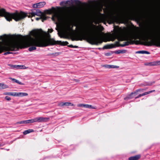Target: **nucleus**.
Masks as SVG:
<instances>
[{"label": "nucleus", "instance_id": "nucleus-1", "mask_svg": "<svg viewBox=\"0 0 160 160\" xmlns=\"http://www.w3.org/2000/svg\"><path fill=\"white\" fill-rule=\"evenodd\" d=\"M30 35L23 36L21 35L0 36V53L3 51H8L4 53L7 55L12 53L9 51H17L19 48L22 49L27 47H30L28 50L32 51L36 50L35 46L44 47L49 44L54 45L59 44L62 45H67V41H56L51 39L46 40L40 38L41 33L38 30H34L30 32Z\"/></svg>", "mask_w": 160, "mask_h": 160}, {"label": "nucleus", "instance_id": "nucleus-2", "mask_svg": "<svg viewBox=\"0 0 160 160\" xmlns=\"http://www.w3.org/2000/svg\"><path fill=\"white\" fill-rule=\"evenodd\" d=\"M88 39L92 44L98 45L101 43L102 41L94 34V32L92 31L86 30L80 33L75 38L72 39V40H80L82 39Z\"/></svg>", "mask_w": 160, "mask_h": 160}, {"label": "nucleus", "instance_id": "nucleus-3", "mask_svg": "<svg viewBox=\"0 0 160 160\" xmlns=\"http://www.w3.org/2000/svg\"><path fill=\"white\" fill-rule=\"evenodd\" d=\"M26 14L22 12H16L14 13H10L7 12L4 8L0 9V17H4L6 20L10 21L12 19L18 21L22 20L27 16Z\"/></svg>", "mask_w": 160, "mask_h": 160}, {"label": "nucleus", "instance_id": "nucleus-4", "mask_svg": "<svg viewBox=\"0 0 160 160\" xmlns=\"http://www.w3.org/2000/svg\"><path fill=\"white\" fill-rule=\"evenodd\" d=\"M128 35L127 41L121 44V46L123 47L134 43L140 44V32L139 31L138 32L136 30L131 29L128 30Z\"/></svg>", "mask_w": 160, "mask_h": 160}, {"label": "nucleus", "instance_id": "nucleus-5", "mask_svg": "<svg viewBox=\"0 0 160 160\" xmlns=\"http://www.w3.org/2000/svg\"><path fill=\"white\" fill-rule=\"evenodd\" d=\"M145 35L146 39L147 40H149L148 41L149 45L160 47V39L155 38L152 32H148L145 34Z\"/></svg>", "mask_w": 160, "mask_h": 160}, {"label": "nucleus", "instance_id": "nucleus-6", "mask_svg": "<svg viewBox=\"0 0 160 160\" xmlns=\"http://www.w3.org/2000/svg\"><path fill=\"white\" fill-rule=\"evenodd\" d=\"M140 89H139L134 92H132L124 98L125 100H128L135 98V99L140 97Z\"/></svg>", "mask_w": 160, "mask_h": 160}, {"label": "nucleus", "instance_id": "nucleus-7", "mask_svg": "<svg viewBox=\"0 0 160 160\" xmlns=\"http://www.w3.org/2000/svg\"><path fill=\"white\" fill-rule=\"evenodd\" d=\"M32 16H34L35 15L42 16V22L46 20L47 18L45 15V14L41 12L39 10L37 9L35 11H33L30 13Z\"/></svg>", "mask_w": 160, "mask_h": 160}, {"label": "nucleus", "instance_id": "nucleus-8", "mask_svg": "<svg viewBox=\"0 0 160 160\" xmlns=\"http://www.w3.org/2000/svg\"><path fill=\"white\" fill-rule=\"evenodd\" d=\"M127 2L128 4L133 7H137L138 6L139 7L140 6V1L138 0H127Z\"/></svg>", "mask_w": 160, "mask_h": 160}, {"label": "nucleus", "instance_id": "nucleus-9", "mask_svg": "<svg viewBox=\"0 0 160 160\" xmlns=\"http://www.w3.org/2000/svg\"><path fill=\"white\" fill-rule=\"evenodd\" d=\"M36 122H46L48 121L49 118L42 117H38L36 118Z\"/></svg>", "mask_w": 160, "mask_h": 160}, {"label": "nucleus", "instance_id": "nucleus-10", "mask_svg": "<svg viewBox=\"0 0 160 160\" xmlns=\"http://www.w3.org/2000/svg\"><path fill=\"white\" fill-rule=\"evenodd\" d=\"M46 4L45 2H41L33 5V7L35 8H41L44 7Z\"/></svg>", "mask_w": 160, "mask_h": 160}, {"label": "nucleus", "instance_id": "nucleus-11", "mask_svg": "<svg viewBox=\"0 0 160 160\" xmlns=\"http://www.w3.org/2000/svg\"><path fill=\"white\" fill-rule=\"evenodd\" d=\"M71 105L72 106H74V104L72 103L71 102H61L59 103L58 104V106L63 107L64 106H68Z\"/></svg>", "mask_w": 160, "mask_h": 160}, {"label": "nucleus", "instance_id": "nucleus-12", "mask_svg": "<svg viewBox=\"0 0 160 160\" xmlns=\"http://www.w3.org/2000/svg\"><path fill=\"white\" fill-rule=\"evenodd\" d=\"M45 12L46 13L51 14L55 12V9L54 7H52L51 9L45 10Z\"/></svg>", "mask_w": 160, "mask_h": 160}, {"label": "nucleus", "instance_id": "nucleus-13", "mask_svg": "<svg viewBox=\"0 0 160 160\" xmlns=\"http://www.w3.org/2000/svg\"><path fill=\"white\" fill-rule=\"evenodd\" d=\"M103 67H105V68L109 69L111 68H118L119 67L118 66H117L109 65H103Z\"/></svg>", "mask_w": 160, "mask_h": 160}, {"label": "nucleus", "instance_id": "nucleus-14", "mask_svg": "<svg viewBox=\"0 0 160 160\" xmlns=\"http://www.w3.org/2000/svg\"><path fill=\"white\" fill-rule=\"evenodd\" d=\"M16 97H23L28 95L27 93L25 92H16Z\"/></svg>", "mask_w": 160, "mask_h": 160}, {"label": "nucleus", "instance_id": "nucleus-15", "mask_svg": "<svg viewBox=\"0 0 160 160\" xmlns=\"http://www.w3.org/2000/svg\"><path fill=\"white\" fill-rule=\"evenodd\" d=\"M140 158V155H136L133 157H131L129 158V160H138Z\"/></svg>", "mask_w": 160, "mask_h": 160}, {"label": "nucleus", "instance_id": "nucleus-16", "mask_svg": "<svg viewBox=\"0 0 160 160\" xmlns=\"http://www.w3.org/2000/svg\"><path fill=\"white\" fill-rule=\"evenodd\" d=\"M114 47V45L113 44L107 45L104 46L103 48L105 49H108L112 48Z\"/></svg>", "mask_w": 160, "mask_h": 160}, {"label": "nucleus", "instance_id": "nucleus-17", "mask_svg": "<svg viewBox=\"0 0 160 160\" xmlns=\"http://www.w3.org/2000/svg\"><path fill=\"white\" fill-rule=\"evenodd\" d=\"M155 83L154 82H146L145 84H144L143 83H142L141 84V86H151L153 84Z\"/></svg>", "mask_w": 160, "mask_h": 160}, {"label": "nucleus", "instance_id": "nucleus-18", "mask_svg": "<svg viewBox=\"0 0 160 160\" xmlns=\"http://www.w3.org/2000/svg\"><path fill=\"white\" fill-rule=\"evenodd\" d=\"M9 79H10L12 80V81H13L14 82H15L17 83H18V84H19L20 85H23V84L22 83V82H19V81H18L17 80H16L14 78H9Z\"/></svg>", "mask_w": 160, "mask_h": 160}, {"label": "nucleus", "instance_id": "nucleus-19", "mask_svg": "<svg viewBox=\"0 0 160 160\" xmlns=\"http://www.w3.org/2000/svg\"><path fill=\"white\" fill-rule=\"evenodd\" d=\"M133 10H132V9H130L128 10L127 11L126 13L128 15H131L133 13Z\"/></svg>", "mask_w": 160, "mask_h": 160}, {"label": "nucleus", "instance_id": "nucleus-20", "mask_svg": "<svg viewBox=\"0 0 160 160\" xmlns=\"http://www.w3.org/2000/svg\"><path fill=\"white\" fill-rule=\"evenodd\" d=\"M8 86L6 85L2 84L0 83V89H3L8 88Z\"/></svg>", "mask_w": 160, "mask_h": 160}, {"label": "nucleus", "instance_id": "nucleus-21", "mask_svg": "<svg viewBox=\"0 0 160 160\" xmlns=\"http://www.w3.org/2000/svg\"><path fill=\"white\" fill-rule=\"evenodd\" d=\"M34 131L33 129H28L27 130H25L23 132V134L24 135H26L27 134L30 133L31 132H32Z\"/></svg>", "mask_w": 160, "mask_h": 160}, {"label": "nucleus", "instance_id": "nucleus-22", "mask_svg": "<svg viewBox=\"0 0 160 160\" xmlns=\"http://www.w3.org/2000/svg\"><path fill=\"white\" fill-rule=\"evenodd\" d=\"M154 91H155V90H151V91H149L148 92H145L142 94H141V97L142 96H143L147 94H149L151 93L154 92Z\"/></svg>", "mask_w": 160, "mask_h": 160}, {"label": "nucleus", "instance_id": "nucleus-23", "mask_svg": "<svg viewBox=\"0 0 160 160\" xmlns=\"http://www.w3.org/2000/svg\"><path fill=\"white\" fill-rule=\"evenodd\" d=\"M8 65L9 66H10L11 68H18L20 67V66L19 65H16L10 64H9Z\"/></svg>", "mask_w": 160, "mask_h": 160}, {"label": "nucleus", "instance_id": "nucleus-24", "mask_svg": "<svg viewBox=\"0 0 160 160\" xmlns=\"http://www.w3.org/2000/svg\"><path fill=\"white\" fill-rule=\"evenodd\" d=\"M142 17H141V20ZM141 40L142 39V32L141 30Z\"/></svg>", "mask_w": 160, "mask_h": 160}, {"label": "nucleus", "instance_id": "nucleus-25", "mask_svg": "<svg viewBox=\"0 0 160 160\" xmlns=\"http://www.w3.org/2000/svg\"><path fill=\"white\" fill-rule=\"evenodd\" d=\"M58 35L61 38H69V37L66 36H61V35L59 33V32H58Z\"/></svg>", "mask_w": 160, "mask_h": 160}, {"label": "nucleus", "instance_id": "nucleus-26", "mask_svg": "<svg viewBox=\"0 0 160 160\" xmlns=\"http://www.w3.org/2000/svg\"><path fill=\"white\" fill-rule=\"evenodd\" d=\"M16 92H9V95L13 96H16Z\"/></svg>", "mask_w": 160, "mask_h": 160}, {"label": "nucleus", "instance_id": "nucleus-27", "mask_svg": "<svg viewBox=\"0 0 160 160\" xmlns=\"http://www.w3.org/2000/svg\"><path fill=\"white\" fill-rule=\"evenodd\" d=\"M85 107L86 108H93L92 105H88V104H85Z\"/></svg>", "mask_w": 160, "mask_h": 160}, {"label": "nucleus", "instance_id": "nucleus-28", "mask_svg": "<svg viewBox=\"0 0 160 160\" xmlns=\"http://www.w3.org/2000/svg\"><path fill=\"white\" fill-rule=\"evenodd\" d=\"M29 123H32L36 122V118H35L33 119L29 120Z\"/></svg>", "mask_w": 160, "mask_h": 160}, {"label": "nucleus", "instance_id": "nucleus-29", "mask_svg": "<svg viewBox=\"0 0 160 160\" xmlns=\"http://www.w3.org/2000/svg\"><path fill=\"white\" fill-rule=\"evenodd\" d=\"M25 124V121H22L19 122H18L15 123V125L18 124Z\"/></svg>", "mask_w": 160, "mask_h": 160}, {"label": "nucleus", "instance_id": "nucleus-30", "mask_svg": "<svg viewBox=\"0 0 160 160\" xmlns=\"http://www.w3.org/2000/svg\"><path fill=\"white\" fill-rule=\"evenodd\" d=\"M118 36L121 37H122L123 36V33L122 31H121L118 33Z\"/></svg>", "mask_w": 160, "mask_h": 160}, {"label": "nucleus", "instance_id": "nucleus-31", "mask_svg": "<svg viewBox=\"0 0 160 160\" xmlns=\"http://www.w3.org/2000/svg\"><path fill=\"white\" fill-rule=\"evenodd\" d=\"M123 53V51L122 50H119L115 51V53L117 54H119Z\"/></svg>", "mask_w": 160, "mask_h": 160}, {"label": "nucleus", "instance_id": "nucleus-32", "mask_svg": "<svg viewBox=\"0 0 160 160\" xmlns=\"http://www.w3.org/2000/svg\"><path fill=\"white\" fill-rule=\"evenodd\" d=\"M141 53L149 54L150 53L145 51H141Z\"/></svg>", "mask_w": 160, "mask_h": 160}, {"label": "nucleus", "instance_id": "nucleus-33", "mask_svg": "<svg viewBox=\"0 0 160 160\" xmlns=\"http://www.w3.org/2000/svg\"><path fill=\"white\" fill-rule=\"evenodd\" d=\"M5 99L7 101H10L11 99V98L8 96L5 97Z\"/></svg>", "mask_w": 160, "mask_h": 160}, {"label": "nucleus", "instance_id": "nucleus-34", "mask_svg": "<svg viewBox=\"0 0 160 160\" xmlns=\"http://www.w3.org/2000/svg\"><path fill=\"white\" fill-rule=\"evenodd\" d=\"M85 104H79V105H78V106L80 107H85Z\"/></svg>", "mask_w": 160, "mask_h": 160}, {"label": "nucleus", "instance_id": "nucleus-35", "mask_svg": "<svg viewBox=\"0 0 160 160\" xmlns=\"http://www.w3.org/2000/svg\"><path fill=\"white\" fill-rule=\"evenodd\" d=\"M53 31V30L52 29H48V31L50 32V33H51Z\"/></svg>", "mask_w": 160, "mask_h": 160}, {"label": "nucleus", "instance_id": "nucleus-36", "mask_svg": "<svg viewBox=\"0 0 160 160\" xmlns=\"http://www.w3.org/2000/svg\"><path fill=\"white\" fill-rule=\"evenodd\" d=\"M41 19H42V16H40V18H36V19L37 20H39Z\"/></svg>", "mask_w": 160, "mask_h": 160}, {"label": "nucleus", "instance_id": "nucleus-37", "mask_svg": "<svg viewBox=\"0 0 160 160\" xmlns=\"http://www.w3.org/2000/svg\"><path fill=\"white\" fill-rule=\"evenodd\" d=\"M25 121V124H28L29 123V120H24Z\"/></svg>", "mask_w": 160, "mask_h": 160}, {"label": "nucleus", "instance_id": "nucleus-38", "mask_svg": "<svg viewBox=\"0 0 160 160\" xmlns=\"http://www.w3.org/2000/svg\"><path fill=\"white\" fill-rule=\"evenodd\" d=\"M59 54V52H56V53H55V54H54V53H52V55H54L56 56H58Z\"/></svg>", "mask_w": 160, "mask_h": 160}, {"label": "nucleus", "instance_id": "nucleus-39", "mask_svg": "<svg viewBox=\"0 0 160 160\" xmlns=\"http://www.w3.org/2000/svg\"><path fill=\"white\" fill-rule=\"evenodd\" d=\"M68 46L70 48H74V46L72 45H69Z\"/></svg>", "mask_w": 160, "mask_h": 160}, {"label": "nucleus", "instance_id": "nucleus-40", "mask_svg": "<svg viewBox=\"0 0 160 160\" xmlns=\"http://www.w3.org/2000/svg\"><path fill=\"white\" fill-rule=\"evenodd\" d=\"M9 92H7L5 93H4V94L5 95H9Z\"/></svg>", "mask_w": 160, "mask_h": 160}, {"label": "nucleus", "instance_id": "nucleus-41", "mask_svg": "<svg viewBox=\"0 0 160 160\" xmlns=\"http://www.w3.org/2000/svg\"><path fill=\"white\" fill-rule=\"evenodd\" d=\"M54 16H55L56 18H58V14H56L54 15Z\"/></svg>", "mask_w": 160, "mask_h": 160}, {"label": "nucleus", "instance_id": "nucleus-42", "mask_svg": "<svg viewBox=\"0 0 160 160\" xmlns=\"http://www.w3.org/2000/svg\"><path fill=\"white\" fill-rule=\"evenodd\" d=\"M140 20V19L139 18L138 19V22H139V21ZM138 25L139 27H140V23L138 22Z\"/></svg>", "mask_w": 160, "mask_h": 160}, {"label": "nucleus", "instance_id": "nucleus-43", "mask_svg": "<svg viewBox=\"0 0 160 160\" xmlns=\"http://www.w3.org/2000/svg\"><path fill=\"white\" fill-rule=\"evenodd\" d=\"M136 53H140V51H138V52H136Z\"/></svg>", "mask_w": 160, "mask_h": 160}, {"label": "nucleus", "instance_id": "nucleus-44", "mask_svg": "<svg viewBox=\"0 0 160 160\" xmlns=\"http://www.w3.org/2000/svg\"><path fill=\"white\" fill-rule=\"evenodd\" d=\"M77 47H78V46H74V48H77Z\"/></svg>", "mask_w": 160, "mask_h": 160}, {"label": "nucleus", "instance_id": "nucleus-45", "mask_svg": "<svg viewBox=\"0 0 160 160\" xmlns=\"http://www.w3.org/2000/svg\"><path fill=\"white\" fill-rule=\"evenodd\" d=\"M68 1H66V4L68 3Z\"/></svg>", "mask_w": 160, "mask_h": 160}, {"label": "nucleus", "instance_id": "nucleus-46", "mask_svg": "<svg viewBox=\"0 0 160 160\" xmlns=\"http://www.w3.org/2000/svg\"><path fill=\"white\" fill-rule=\"evenodd\" d=\"M106 55H108V53H107L106 54Z\"/></svg>", "mask_w": 160, "mask_h": 160}, {"label": "nucleus", "instance_id": "nucleus-47", "mask_svg": "<svg viewBox=\"0 0 160 160\" xmlns=\"http://www.w3.org/2000/svg\"><path fill=\"white\" fill-rule=\"evenodd\" d=\"M75 81H76V82H77L78 81L77 80H75Z\"/></svg>", "mask_w": 160, "mask_h": 160}]
</instances>
